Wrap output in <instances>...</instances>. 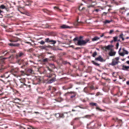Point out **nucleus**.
<instances>
[{"mask_svg": "<svg viewBox=\"0 0 129 129\" xmlns=\"http://www.w3.org/2000/svg\"><path fill=\"white\" fill-rule=\"evenodd\" d=\"M7 58H2L0 57V74L4 73L6 68L4 66L5 62L4 59H7Z\"/></svg>", "mask_w": 129, "mask_h": 129, "instance_id": "obj_1", "label": "nucleus"}, {"mask_svg": "<svg viewBox=\"0 0 129 129\" xmlns=\"http://www.w3.org/2000/svg\"><path fill=\"white\" fill-rule=\"evenodd\" d=\"M89 41V39H87L85 40H76V41L75 42L76 45L82 46L85 45Z\"/></svg>", "mask_w": 129, "mask_h": 129, "instance_id": "obj_2", "label": "nucleus"}, {"mask_svg": "<svg viewBox=\"0 0 129 129\" xmlns=\"http://www.w3.org/2000/svg\"><path fill=\"white\" fill-rule=\"evenodd\" d=\"M16 62L18 64H19L20 65L22 64L23 65V66L21 67V68L25 66L26 65L28 64V62L27 61L25 60L21 59H17L16 60Z\"/></svg>", "mask_w": 129, "mask_h": 129, "instance_id": "obj_3", "label": "nucleus"}, {"mask_svg": "<svg viewBox=\"0 0 129 129\" xmlns=\"http://www.w3.org/2000/svg\"><path fill=\"white\" fill-rule=\"evenodd\" d=\"M2 54L4 56H6L9 55L8 57H7V58L12 59L13 57V55H10L9 50L2 51ZM6 58H7V57Z\"/></svg>", "mask_w": 129, "mask_h": 129, "instance_id": "obj_4", "label": "nucleus"}, {"mask_svg": "<svg viewBox=\"0 0 129 129\" xmlns=\"http://www.w3.org/2000/svg\"><path fill=\"white\" fill-rule=\"evenodd\" d=\"M119 58L118 57L112 59L111 63H110L109 64L113 66L117 64L119 62Z\"/></svg>", "mask_w": 129, "mask_h": 129, "instance_id": "obj_5", "label": "nucleus"}, {"mask_svg": "<svg viewBox=\"0 0 129 129\" xmlns=\"http://www.w3.org/2000/svg\"><path fill=\"white\" fill-rule=\"evenodd\" d=\"M19 70L17 68H15L12 69L11 71V73L15 76H18Z\"/></svg>", "mask_w": 129, "mask_h": 129, "instance_id": "obj_6", "label": "nucleus"}, {"mask_svg": "<svg viewBox=\"0 0 129 129\" xmlns=\"http://www.w3.org/2000/svg\"><path fill=\"white\" fill-rule=\"evenodd\" d=\"M5 9L7 11L8 9L6 7L3 5H1L0 6V17L2 18L3 17V12L2 11L1 9Z\"/></svg>", "mask_w": 129, "mask_h": 129, "instance_id": "obj_7", "label": "nucleus"}, {"mask_svg": "<svg viewBox=\"0 0 129 129\" xmlns=\"http://www.w3.org/2000/svg\"><path fill=\"white\" fill-rule=\"evenodd\" d=\"M68 94L71 95L70 96L71 98H73L75 97L76 95V92L74 91L68 92L65 93L64 95H67Z\"/></svg>", "mask_w": 129, "mask_h": 129, "instance_id": "obj_8", "label": "nucleus"}, {"mask_svg": "<svg viewBox=\"0 0 129 129\" xmlns=\"http://www.w3.org/2000/svg\"><path fill=\"white\" fill-rule=\"evenodd\" d=\"M122 51V52L119 53V54L121 56H123L125 54H128V51L124 48H123Z\"/></svg>", "mask_w": 129, "mask_h": 129, "instance_id": "obj_9", "label": "nucleus"}, {"mask_svg": "<svg viewBox=\"0 0 129 129\" xmlns=\"http://www.w3.org/2000/svg\"><path fill=\"white\" fill-rule=\"evenodd\" d=\"M113 46L112 45H108L107 46H105L103 47V49L105 51H107V50H110V51L112 49V48Z\"/></svg>", "mask_w": 129, "mask_h": 129, "instance_id": "obj_10", "label": "nucleus"}, {"mask_svg": "<svg viewBox=\"0 0 129 129\" xmlns=\"http://www.w3.org/2000/svg\"><path fill=\"white\" fill-rule=\"evenodd\" d=\"M24 56V53L20 51L16 54L15 57L17 59H18L19 58L22 57Z\"/></svg>", "mask_w": 129, "mask_h": 129, "instance_id": "obj_11", "label": "nucleus"}, {"mask_svg": "<svg viewBox=\"0 0 129 129\" xmlns=\"http://www.w3.org/2000/svg\"><path fill=\"white\" fill-rule=\"evenodd\" d=\"M51 47V46L50 45L47 46L44 45V46H38L39 48L42 50H47L48 48H50Z\"/></svg>", "mask_w": 129, "mask_h": 129, "instance_id": "obj_12", "label": "nucleus"}, {"mask_svg": "<svg viewBox=\"0 0 129 129\" xmlns=\"http://www.w3.org/2000/svg\"><path fill=\"white\" fill-rule=\"evenodd\" d=\"M20 40V39L17 37H14L12 38L10 41L11 42H16Z\"/></svg>", "mask_w": 129, "mask_h": 129, "instance_id": "obj_13", "label": "nucleus"}, {"mask_svg": "<svg viewBox=\"0 0 129 129\" xmlns=\"http://www.w3.org/2000/svg\"><path fill=\"white\" fill-rule=\"evenodd\" d=\"M8 45L11 46L16 47L19 48H21L20 46V44L18 43H16L15 44H14L13 43H8Z\"/></svg>", "mask_w": 129, "mask_h": 129, "instance_id": "obj_14", "label": "nucleus"}, {"mask_svg": "<svg viewBox=\"0 0 129 129\" xmlns=\"http://www.w3.org/2000/svg\"><path fill=\"white\" fill-rule=\"evenodd\" d=\"M10 72H6L4 74L1 76V77H5L7 78L10 77Z\"/></svg>", "mask_w": 129, "mask_h": 129, "instance_id": "obj_15", "label": "nucleus"}, {"mask_svg": "<svg viewBox=\"0 0 129 129\" xmlns=\"http://www.w3.org/2000/svg\"><path fill=\"white\" fill-rule=\"evenodd\" d=\"M56 76L55 75H53V76L52 77V78L50 79L48 81V82L49 83H51L56 81L55 78Z\"/></svg>", "mask_w": 129, "mask_h": 129, "instance_id": "obj_16", "label": "nucleus"}, {"mask_svg": "<svg viewBox=\"0 0 129 129\" xmlns=\"http://www.w3.org/2000/svg\"><path fill=\"white\" fill-rule=\"evenodd\" d=\"M60 28L62 29L71 28L72 26H70L66 25L63 24L60 26Z\"/></svg>", "mask_w": 129, "mask_h": 129, "instance_id": "obj_17", "label": "nucleus"}, {"mask_svg": "<svg viewBox=\"0 0 129 129\" xmlns=\"http://www.w3.org/2000/svg\"><path fill=\"white\" fill-rule=\"evenodd\" d=\"M113 119L114 120L115 122H117L118 123H119L120 124V126H121L122 124V120H119L117 118L116 119L113 118Z\"/></svg>", "mask_w": 129, "mask_h": 129, "instance_id": "obj_18", "label": "nucleus"}, {"mask_svg": "<svg viewBox=\"0 0 129 129\" xmlns=\"http://www.w3.org/2000/svg\"><path fill=\"white\" fill-rule=\"evenodd\" d=\"M95 60L100 61L101 62L105 61V60H104L103 58L100 56H99L98 57L95 58Z\"/></svg>", "mask_w": 129, "mask_h": 129, "instance_id": "obj_19", "label": "nucleus"}, {"mask_svg": "<svg viewBox=\"0 0 129 129\" xmlns=\"http://www.w3.org/2000/svg\"><path fill=\"white\" fill-rule=\"evenodd\" d=\"M25 74V73L24 71H18V76H23Z\"/></svg>", "mask_w": 129, "mask_h": 129, "instance_id": "obj_20", "label": "nucleus"}, {"mask_svg": "<svg viewBox=\"0 0 129 129\" xmlns=\"http://www.w3.org/2000/svg\"><path fill=\"white\" fill-rule=\"evenodd\" d=\"M113 49L111 50L109 53V55L110 56H112L115 55L116 54V52L113 51Z\"/></svg>", "mask_w": 129, "mask_h": 129, "instance_id": "obj_21", "label": "nucleus"}, {"mask_svg": "<svg viewBox=\"0 0 129 129\" xmlns=\"http://www.w3.org/2000/svg\"><path fill=\"white\" fill-rule=\"evenodd\" d=\"M113 41H114V42H116L117 41H120V39L118 38V37L117 36H116L114 37L113 38Z\"/></svg>", "mask_w": 129, "mask_h": 129, "instance_id": "obj_22", "label": "nucleus"}, {"mask_svg": "<svg viewBox=\"0 0 129 129\" xmlns=\"http://www.w3.org/2000/svg\"><path fill=\"white\" fill-rule=\"evenodd\" d=\"M83 91L87 94H88L89 92V89L87 87H85L83 90Z\"/></svg>", "mask_w": 129, "mask_h": 129, "instance_id": "obj_23", "label": "nucleus"}, {"mask_svg": "<svg viewBox=\"0 0 129 129\" xmlns=\"http://www.w3.org/2000/svg\"><path fill=\"white\" fill-rule=\"evenodd\" d=\"M77 107H79L81 109H85L86 108V107H84V105L82 104H81L77 106H76L74 107H73V108H76Z\"/></svg>", "mask_w": 129, "mask_h": 129, "instance_id": "obj_24", "label": "nucleus"}, {"mask_svg": "<svg viewBox=\"0 0 129 129\" xmlns=\"http://www.w3.org/2000/svg\"><path fill=\"white\" fill-rule=\"evenodd\" d=\"M83 37L82 36H80L79 37H76L73 40L74 41H76V40H81V39L83 38Z\"/></svg>", "mask_w": 129, "mask_h": 129, "instance_id": "obj_25", "label": "nucleus"}, {"mask_svg": "<svg viewBox=\"0 0 129 129\" xmlns=\"http://www.w3.org/2000/svg\"><path fill=\"white\" fill-rule=\"evenodd\" d=\"M89 105L91 107L95 106L96 107L98 105V104L95 103L91 102L89 103Z\"/></svg>", "mask_w": 129, "mask_h": 129, "instance_id": "obj_26", "label": "nucleus"}, {"mask_svg": "<svg viewBox=\"0 0 129 129\" xmlns=\"http://www.w3.org/2000/svg\"><path fill=\"white\" fill-rule=\"evenodd\" d=\"M57 115H59L58 116L60 118H63L64 117V114L63 113L57 114L55 115V116L56 117H57Z\"/></svg>", "mask_w": 129, "mask_h": 129, "instance_id": "obj_27", "label": "nucleus"}, {"mask_svg": "<svg viewBox=\"0 0 129 129\" xmlns=\"http://www.w3.org/2000/svg\"><path fill=\"white\" fill-rule=\"evenodd\" d=\"M51 90V93H54L55 91L56 90V89L54 87H52L51 88H49L48 90Z\"/></svg>", "mask_w": 129, "mask_h": 129, "instance_id": "obj_28", "label": "nucleus"}, {"mask_svg": "<svg viewBox=\"0 0 129 129\" xmlns=\"http://www.w3.org/2000/svg\"><path fill=\"white\" fill-rule=\"evenodd\" d=\"M129 69V66L123 65L122 66V69L125 70H128Z\"/></svg>", "mask_w": 129, "mask_h": 129, "instance_id": "obj_29", "label": "nucleus"}, {"mask_svg": "<svg viewBox=\"0 0 129 129\" xmlns=\"http://www.w3.org/2000/svg\"><path fill=\"white\" fill-rule=\"evenodd\" d=\"M53 75H55L54 74L52 73L51 74H47V75H46V77H49V78H52L53 77Z\"/></svg>", "mask_w": 129, "mask_h": 129, "instance_id": "obj_30", "label": "nucleus"}, {"mask_svg": "<svg viewBox=\"0 0 129 129\" xmlns=\"http://www.w3.org/2000/svg\"><path fill=\"white\" fill-rule=\"evenodd\" d=\"M100 38V37H95L92 39V41H94L99 40Z\"/></svg>", "mask_w": 129, "mask_h": 129, "instance_id": "obj_31", "label": "nucleus"}, {"mask_svg": "<svg viewBox=\"0 0 129 129\" xmlns=\"http://www.w3.org/2000/svg\"><path fill=\"white\" fill-rule=\"evenodd\" d=\"M92 62L93 64L96 66L99 67H100V64L97 62H95L93 60L92 61Z\"/></svg>", "mask_w": 129, "mask_h": 129, "instance_id": "obj_32", "label": "nucleus"}, {"mask_svg": "<svg viewBox=\"0 0 129 129\" xmlns=\"http://www.w3.org/2000/svg\"><path fill=\"white\" fill-rule=\"evenodd\" d=\"M50 43L51 44H55L56 42V41L53 40L52 39H51L50 41H49Z\"/></svg>", "mask_w": 129, "mask_h": 129, "instance_id": "obj_33", "label": "nucleus"}, {"mask_svg": "<svg viewBox=\"0 0 129 129\" xmlns=\"http://www.w3.org/2000/svg\"><path fill=\"white\" fill-rule=\"evenodd\" d=\"M63 89L64 90H68L69 89V87L67 85H65L62 87Z\"/></svg>", "mask_w": 129, "mask_h": 129, "instance_id": "obj_34", "label": "nucleus"}, {"mask_svg": "<svg viewBox=\"0 0 129 129\" xmlns=\"http://www.w3.org/2000/svg\"><path fill=\"white\" fill-rule=\"evenodd\" d=\"M82 5V4H81V5L79 8V9L80 11H81L85 9V8L84 7H83L82 8L81 7V6Z\"/></svg>", "mask_w": 129, "mask_h": 129, "instance_id": "obj_35", "label": "nucleus"}, {"mask_svg": "<svg viewBox=\"0 0 129 129\" xmlns=\"http://www.w3.org/2000/svg\"><path fill=\"white\" fill-rule=\"evenodd\" d=\"M9 54L10 53H15L16 52V51L14 49L9 50Z\"/></svg>", "mask_w": 129, "mask_h": 129, "instance_id": "obj_36", "label": "nucleus"}, {"mask_svg": "<svg viewBox=\"0 0 129 129\" xmlns=\"http://www.w3.org/2000/svg\"><path fill=\"white\" fill-rule=\"evenodd\" d=\"M79 22L78 21V20L76 21L73 23L74 25L75 26H77L78 25Z\"/></svg>", "mask_w": 129, "mask_h": 129, "instance_id": "obj_37", "label": "nucleus"}, {"mask_svg": "<svg viewBox=\"0 0 129 129\" xmlns=\"http://www.w3.org/2000/svg\"><path fill=\"white\" fill-rule=\"evenodd\" d=\"M27 129H37L36 128H35L32 126L29 125L28 127H27Z\"/></svg>", "mask_w": 129, "mask_h": 129, "instance_id": "obj_38", "label": "nucleus"}, {"mask_svg": "<svg viewBox=\"0 0 129 129\" xmlns=\"http://www.w3.org/2000/svg\"><path fill=\"white\" fill-rule=\"evenodd\" d=\"M51 39H50L48 38H46L45 39V42L47 43H50L49 41H50Z\"/></svg>", "mask_w": 129, "mask_h": 129, "instance_id": "obj_39", "label": "nucleus"}, {"mask_svg": "<svg viewBox=\"0 0 129 129\" xmlns=\"http://www.w3.org/2000/svg\"><path fill=\"white\" fill-rule=\"evenodd\" d=\"M95 109L97 110H98L100 111H103V110L100 108L98 105L96 107Z\"/></svg>", "mask_w": 129, "mask_h": 129, "instance_id": "obj_40", "label": "nucleus"}, {"mask_svg": "<svg viewBox=\"0 0 129 129\" xmlns=\"http://www.w3.org/2000/svg\"><path fill=\"white\" fill-rule=\"evenodd\" d=\"M50 60H52L53 61L55 59V57L54 56H50Z\"/></svg>", "mask_w": 129, "mask_h": 129, "instance_id": "obj_41", "label": "nucleus"}, {"mask_svg": "<svg viewBox=\"0 0 129 129\" xmlns=\"http://www.w3.org/2000/svg\"><path fill=\"white\" fill-rule=\"evenodd\" d=\"M24 85L26 86V87L28 90H30L31 87V86L30 85H27L25 84H24Z\"/></svg>", "mask_w": 129, "mask_h": 129, "instance_id": "obj_42", "label": "nucleus"}, {"mask_svg": "<svg viewBox=\"0 0 129 129\" xmlns=\"http://www.w3.org/2000/svg\"><path fill=\"white\" fill-rule=\"evenodd\" d=\"M49 66L53 68L54 69L55 68V66L54 64L50 63L49 64Z\"/></svg>", "mask_w": 129, "mask_h": 129, "instance_id": "obj_43", "label": "nucleus"}, {"mask_svg": "<svg viewBox=\"0 0 129 129\" xmlns=\"http://www.w3.org/2000/svg\"><path fill=\"white\" fill-rule=\"evenodd\" d=\"M45 41H44L43 40H42L40 42H39V43L42 45H43L45 44Z\"/></svg>", "mask_w": 129, "mask_h": 129, "instance_id": "obj_44", "label": "nucleus"}, {"mask_svg": "<svg viewBox=\"0 0 129 129\" xmlns=\"http://www.w3.org/2000/svg\"><path fill=\"white\" fill-rule=\"evenodd\" d=\"M49 60V59L48 58H46L45 59H44L43 60V61L44 62H47L48 61V60Z\"/></svg>", "mask_w": 129, "mask_h": 129, "instance_id": "obj_45", "label": "nucleus"}, {"mask_svg": "<svg viewBox=\"0 0 129 129\" xmlns=\"http://www.w3.org/2000/svg\"><path fill=\"white\" fill-rule=\"evenodd\" d=\"M97 54V52L96 51L94 52L93 54L92 55V56L94 57Z\"/></svg>", "mask_w": 129, "mask_h": 129, "instance_id": "obj_46", "label": "nucleus"}, {"mask_svg": "<svg viewBox=\"0 0 129 129\" xmlns=\"http://www.w3.org/2000/svg\"><path fill=\"white\" fill-rule=\"evenodd\" d=\"M111 21H110L109 20H106L104 22V23L105 24H106L108 23H109L111 22Z\"/></svg>", "mask_w": 129, "mask_h": 129, "instance_id": "obj_47", "label": "nucleus"}, {"mask_svg": "<svg viewBox=\"0 0 129 129\" xmlns=\"http://www.w3.org/2000/svg\"><path fill=\"white\" fill-rule=\"evenodd\" d=\"M33 72V71L31 69H29L27 71L29 73H32V72Z\"/></svg>", "mask_w": 129, "mask_h": 129, "instance_id": "obj_48", "label": "nucleus"}, {"mask_svg": "<svg viewBox=\"0 0 129 129\" xmlns=\"http://www.w3.org/2000/svg\"><path fill=\"white\" fill-rule=\"evenodd\" d=\"M46 68L47 69L50 71V72H52V71L48 67H46Z\"/></svg>", "mask_w": 129, "mask_h": 129, "instance_id": "obj_49", "label": "nucleus"}, {"mask_svg": "<svg viewBox=\"0 0 129 129\" xmlns=\"http://www.w3.org/2000/svg\"><path fill=\"white\" fill-rule=\"evenodd\" d=\"M123 34L122 33V34H120L119 35V38L120 39V38H121V39H122L123 37Z\"/></svg>", "mask_w": 129, "mask_h": 129, "instance_id": "obj_50", "label": "nucleus"}, {"mask_svg": "<svg viewBox=\"0 0 129 129\" xmlns=\"http://www.w3.org/2000/svg\"><path fill=\"white\" fill-rule=\"evenodd\" d=\"M119 43L118 42L116 44V49H117L119 46Z\"/></svg>", "mask_w": 129, "mask_h": 129, "instance_id": "obj_51", "label": "nucleus"}, {"mask_svg": "<svg viewBox=\"0 0 129 129\" xmlns=\"http://www.w3.org/2000/svg\"><path fill=\"white\" fill-rule=\"evenodd\" d=\"M107 14V13L106 12H104L102 14V15H104L105 16Z\"/></svg>", "mask_w": 129, "mask_h": 129, "instance_id": "obj_52", "label": "nucleus"}, {"mask_svg": "<svg viewBox=\"0 0 129 129\" xmlns=\"http://www.w3.org/2000/svg\"><path fill=\"white\" fill-rule=\"evenodd\" d=\"M100 92H97L96 94L95 95V96H99V95L100 94Z\"/></svg>", "mask_w": 129, "mask_h": 129, "instance_id": "obj_53", "label": "nucleus"}, {"mask_svg": "<svg viewBox=\"0 0 129 129\" xmlns=\"http://www.w3.org/2000/svg\"><path fill=\"white\" fill-rule=\"evenodd\" d=\"M73 86V85L72 84H70V86L69 87V89H70L72 88Z\"/></svg>", "mask_w": 129, "mask_h": 129, "instance_id": "obj_54", "label": "nucleus"}, {"mask_svg": "<svg viewBox=\"0 0 129 129\" xmlns=\"http://www.w3.org/2000/svg\"><path fill=\"white\" fill-rule=\"evenodd\" d=\"M33 48H30L28 50V51L29 52H31L32 51H33Z\"/></svg>", "mask_w": 129, "mask_h": 129, "instance_id": "obj_55", "label": "nucleus"}, {"mask_svg": "<svg viewBox=\"0 0 129 129\" xmlns=\"http://www.w3.org/2000/svg\"><path fill=\"white\" fill-rule=\"evenodd\" d=\"M118 95H122V93L121 92H119L118 93Z\"/></svg>", "mask_w": 129, "mask_h": 129, "instance_id": "obj_56", "label": "nucleus"}, {"mask_svg": "<svg viewBox=\"0 0 129 129\" xmlns=\"http://www.w3.org/2000/svg\"><path fill=\"white\" fill-rule=\"evenodd\" d=\"M79 117H76L74 119V120H78L79 119Z\"/></svg>", "mask_w": 129, "mask_h": 129, "instance_id": "obj_57", "label": "nucleus"}, {"mask_svg": "<svg viewBox=\"0 0 129 129\" xmlns=\"http://www.w3.org/2000/svg\"><path fill=\"white\" fill-rule=\"evenodd\" d=\"M115 72H113L112 73V76H113L114 77H116V76L114 74H115Z\"/></svg>", "mask_w": 129, "mask_h": 129, "instance_id": "obj_58", "label": "nucleus"}, {"mask_svg": "<svg viewBox=\"0 0 129 129\" xmlns=\"http://www.w3.org/2000/svg\"><path fill=\"white\" fill-rule=\"evenodd\" d=\"M113 30H111L110 31L109 33L110 34H111L113 32Z\"/></svg>", "mask_w": 129, "mask_h": 129, "instance_id": "obj_59", "label": "nucleus"}, {"mask_svg": "<svg viewBox=\"0 0 129 129\" xmlns=\"http://www.w3.org/2000/svg\"><path fill=\"white\" fill-rule=\"evenodd\" d=\"M104 33H103L102 34V35H101L100 36V37H103L104 36Z\"/></svg>", "mask_w": 129, "mask_h": 129, "instance_id": "obj_60", "label": "nucleus"}, {"mask_svg": "<svg viewBox=\"0 0 129 129\" xmlns=\"http://www.w3.org/2000/svg\"><path fill=\"white\" fill-rule=\"evenodd\" d=\"M26 43L32 45V44H31V43L30 42H26Z\"/></svg>", "mask_w": 129, "mask_h": 129, "instance_id": "obj_61", "label": "nucleus"}, {"mask_svg": "<svg viewBox=\"0 0 129 129\" xmlns=\"http://www.w3.org/2000/svg\"><path fill=\"white\" fill-rule=\"evenodd\" d=\"M80 49H81V48L79 47H77L75 48V49L76 50H78Z\"/></svg>", "mask_w": 129, "mask_h": 129, "instance_id": "obj_62", "label": "nucleus"}, {"mask_svg": "<svg viewBox=\"0 0 129 129\" xmlns=\"http://www.w3.org/2000/svg\"><path fill=\"white\" fill-rule=\"evenodd\" d=\"M90 87L91 89H94V87L93 86H90Z\"/></svg>", "mask_w": 129, "mask_h": 129, "instance_id": "obj_63", "label": "nucleus"}, {"mask_svg": "<svg viewBox=\"0 0 129 129\" xmlns=\"http://www.w3.org/2000/svg\"><path fill=\"white\" fill-rule=\"evenodd\" d=\"M84 116L85 118H87L88 117H89V115H87L85 116Z\"/></svg>", "mask_w": 129, "mask_h": 129, "instance_id": "obj_64", "label": "nucleus"}]
</instances>
